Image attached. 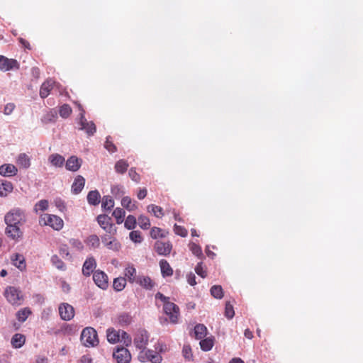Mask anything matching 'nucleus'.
Returning a JSON list of instances; mask_svg holds the SVG:
<instances>
[{
    "label": "nucleus",
    "instance_id": "nucleus-1",
    "mask_svg": "<svg viewBox=\"0 0 363 363\" xmlns=\"http://www.w3.org/2000/svg\"><path fill=\"white\" fill-rule=\"evenodd\" d=\"M81 340L86 347L97 345L99 340L96 330L91 327L84 328L81 334Z\"/></svg>",
    "mask_w": 363,
    "mask_h": 363
},
{
    "label": "nucleus",
    "instance_id": "nucleus-2",
    "mask_svg": "<svg viewBox=\"0 0 363 363\" xmlns=\"http://www.w3.org/2000/svg\"><path fill=\"white\" fill-rule=\"evenodd\" d=\"M40 223L45 225H49L55 230H60L62 229L64 226L63 220L56 216L52 214H45L40 219Z\"/></svg>",
    "mask_w": 363,
    "mask_h": 363
},
{
    "label": "nucleus",
    "instance_id": "nucleus-3",
    "mask_svg": "<svg viewBox=\"0 0 363 363\" xmlns=\"http://www.w3.org/2000/svg\"><path fill=\"white\" fill-rule=\"evenodd\" d=\"M4 296L12 305L19 306L23 300L22 292L14 286H8L4 291Z\"/></svg>",
    "mask_w": 363,
    "mask_h": 363
},
{
    "label": "nucleus",
    "instance_id": "nucleus-4",
    "mask_svg": "<svg viewBox=\"0 0 363 363\" xmlns=\"http://www.w3.org/2000/svg\"><path fill=\"white\" fill-rule=\"evenodd\" d=\"M4 220L7 225H18L25 221V215L20 209H14L5 216Z\"/></svg>",
    "mask_w": 363,
    "mask_h": 363
},
{
    "label": "nucleus",
    "instance_id": "nucleus-5",
    "mask_svg": "<svg viewBox=\"0 0 363 363\" xmlns=\"http://www.w3.org/2000/svg\"><path fill=\"white\" fill-rule=\"evenodd\" d=\"M163 311L172 323H177L180 315L179 308L172 302L163 304Z\"/></svg>",
    "mask_w": 363,
    "mask_h": 363
},
{
    "label": "nucleus",
    "instance_id": "nucleus-6",
    "mask_svg": "<svg viewBox=\"0 0 363 363\" xmlns=\"http://www.w3.org/2000/svg\"><path fill=\"white\" fill-rule=\"evenodd\" d=\"M148 333L144 329L138 330L135 335L133 340L135 347L140 350H145L148 344Z\"/></svg>",
    "mask_w": 363,
    "mask_h": 363
},
{
    "label": "nucleus",
    "instance_id": "nucleus-7",
    "mask_svg": "<svg viewBox=\"0 0 363 363\" xmlns=\"http://www.w3.org/2000/svg\"><path fill=\"white\" fill-rule=\"evenodd\" d=\"M93 280L95 284L102 290L108 289V275L102 270L98 269L94 272Z\"/></svg>",
    "mask_w": 363,
    "mask_h": 363
},
{
    "label": "nucleus",
    "instance_id": "nucleus-8",
    "mask_svg": "<svg viewBox=\"0 0 363 363\" xmlns=\"http://www.w3.org/2000/svg\"><path fill=\"white\" fill-rule=\"evenodd\" d=\"M113 356L117 363H130L131 360L129 350L123 347H118Z\"/></svg>",
    "mask_w": 363,
    "mask_h": 363
},
{
    "label": "nucleus",
    "instance_id": "nucleus-9",
    "mask_svg": "<svg viewBox=\"0 0 363 363\" xmlns=\"http://www.w3.org/2000/svg\"><path fill=\"white\" fill-rule=\"evenodd\" d=\"M19 63L15 59H9L4 55H0V69L6 72L12 69H18Z\"/></svg>",
    "mask_w": 363,
    "mask_h": 363
},
{
    "label": "nucleus",
    "instance_id": "nucleus-10",
    "mask_svg": "<svg viewBox=\"0 0 363 363\" xmlns=\"http://www.w3.org/2000/svg\"><path fill=\"white\" fill-rule=\"evenodd\" d=\"M96 220L99 225L108 233H116V229L113 228V224L111 223V218L105 214L97 216Z\"/></svg>",
    "mask_w": 363,
    "mask_h": 363
},
{
    "label": "nucleus",
    "instance_id": "nucleus-11",
    "mask_svg": "<svg viewBox=\"0 0 363 363\" xmlns=\"http://www.w3.org/2000/svg\"><path fill=\"white\" fill-rule=\"evenodd\" d=\"M80 129L84 130L88 135H93L96 131V127L94 122L87 121L82 112L80 113Z\"/></svg>",
    "mask_w": 363,
    "mask_h": 363
},
{
    "label": "nucleus",
    "instance_id": "nucleus-12",
    "mask_svg": "<svg viewBox=\"0 0 363 363\" xmlns=\"http://www.w3.org/2000/svg\"><path fill=\"white\" fill-rule=\"evenodd\" d=\"M60 318L64 320H69L74 316V308L67 303H63L59 306Z\"/></svg>",
    "mask_w": 363,
    "mask_h": 363
},
{
    "label": "nucleus",
    "instance_id": "nucleus-13",
    "mask_svg": "<svg viewBox=\"0 0 363 363\" xmlns=\"http://www.w3.org/2000/svg\"><path fill=\"white\" fill-rule=\"evenodd\" d=\"M155 250L160 255L167 256L170 254L172 245L170 242L157 241L154 245Z\"/></svg>",
    "mask_w": 363,
    "mask_h": 363
},
{
    "label": "nucleus",
    "instance_id": "nucleus-14",
    "mask_svg": "<svg viewBox=\"0 0 363 363\" xmlns=\"http://www.w3.org/2000/svg\"><path fill=\"white\" fill-rule=\"evenodd\" d=\"M96 267V259L93 257H88L82 266V274L85 277H89L91 274L95 272L94 269Z\"/></svg>",
    "mask_w": 363,
    "mask_h": 363
},
{
    "label": "nucleus",
    "instance_id": "nucleus-15",
    "mask_svg": "<svg viewBox=\"0 0 363 363\" xmlns=\"http://www.w3.org/2000/svg\"><path fill=\"white\" fill-rule=\"evenodd\" d=\"M11 260L12 264L21 271L26 269V259L23 255L15 253L11 255Z\"/></svg>",
    "mask_w": 363,
    "mask_h": 363
},
{
    "label": "nucleus",
    "instance_id": "nucleus-16",
    "mask_svg": "<svg viewBox=\"0 0 363 363\" xmlns=\"http://www.w3.org/2000/svg\"><path fill=\"white\" fill-rule=\"evenodd\" d=\"M55 83L54 80L49 79L42 84L40 89V96L41 98L45 99L48 96L50 91L54 87Z\"/></svg>",
    "mask_w": 363,
    "mask_h": 363
},
{
    "label": "nucleus",
    "instance_id": "nucleus-17",
    "mask_svg": "<svg viewBox=\"0 0 363 363\" xmlns=\"http://www.w3.org/2000/svg\"><path fill=\"white\" fill-rule=\"evenodd\" d=\"M124 278L127 279L131 284L136 282L138 280L137 271L133 264H129L127 265L124 270Z\"/></svg>",
    "mask_w": 363,
    "mask_h": 363
},
{
    "label": "nucleus",
    "instance_id": "nucleus-18",
    "mask_svg": "<svg viewBox=\"0 0 363 363\" xmlns=\"http://www.w3.org/2000/svg\"><path fill=\"white\" fill-rule=\"evenodd\" d=\"M82 165V160L75 156H71L66 162V169L72 172H77Z\"/></svg>",
    "mask_w": 363,
    "mask_h": 363
},
{
    "label": "nucleus",
    "instance_id": "nucleus-19",
    "mask_svg": "<svg viewBox=\"0 0 363 363\" xmlns=\"http://www.w3.org/2000/svg\"><path fill=\"white\" fill-rule=\"evenodd\" d=\"M18 169L15 165L5 164L0 166V174L4 177H12L17 174Z\"/></svg>",
    "mask_w": 363,
    "mask_h": 363
},
{
    "label": "nucleus",
    "instance_id": "nucleus-20",
    "mask_svg": "<svg viewBox=\"0 0 363 363\" xmlns=\"http://www.w3.org/2000/svg\"><path fill=\"white\" fill-rule=\"evenodd\" d=\"M84 184H85L84 178L81 175H78L75 178V179L72 185V191L74 194H79L82 191V190L83 189Z\"/></svg>",
    "mask_w": 363,
    "mask_h": 363
},
{
    "label": "nucleus",
    "instance_id": "nucleus-21",
    "mask_svg": "<svg viewBox=\"0 0 363 363\" xmlns=\"http://www.w3.org/2000/svg\"><path fill=\"white\" fill-rule=\"evenodd\" d=\"M6 233L13 240H18L22 236V232L18 225H7L6 228Z\"/></svg>",
    "mask_w": 363,
    "mask_h": 363
},
{
    "label": "nucleus",
    "instance_id": "nucleus-22",
    "mask_svg": "<svg viewBox=\"0 0 363 363\" xmlns=\"http://www.w3.org/2000/svg\"><path fill=\"white\" fill-rule=\"evenodd\" d=\"M115 321L121 326H126L131 323L132 316L128 313L123 312L116 316Z\"/></svg>",
    "mask_w": 363,
    "mask_h": 363
},
{
    "label": "nucleus",
    "instance_id": "nucleus-23",
    "mask_svg": "<svg viewBox=\"0 0 363 363\" xmlns=\"http://www.w3.org/2000/svg\"><path fill=\"white\" fill-rule=\"evenodd\" d=\"M107 340L110 343H116L120 341L121 338V330H116V329L111 328L106 331Z\"/></svg>",
    "mask_w": 363,
    "mask_h": 363
},
{
    "label": "nucleus",
    "instance_id": "nucleus-24",
    "mask_svg": "<svg viewBox=\"0 0 363 363\" xmlns=\"http://www.w3.org/2000/svg\"><path fill=\"white\" fill-rule=\"evenodd\" d=\"M26 342V336L23 334L16 333L11 338V345L14 348H21Z\"/></svg>",
    "mask_w": 363,
    "mask_h": 363
},
{
    "label": "nucleus",
    "instance_id": "nucleus-25",
    "mask_svg": "<svg viewBox=\"0 0 363 363\" xmlns=\"http://www.w3.org/2000/svg\"><path fill=\"white\" fill-rule=\"evenodd\" d=\"M135 283L140 284L141 286L148 290L152 289L155 284L150 277L147 276H139Z\"/></svg>",
    "mask_w": 363,
    "mask_h": 363
},
{
    "label": "nucleus",
    "instance_id": "nucleus-26",
    "mask_svg": "<svg viewBox=\"0 0 363 363\" xmlns=\"http://www.w3.org/2000/svg\"><path fill=\"white\" fill-rule=\"evenodd\" d=\"M13 186L11 182L0 181V196H6L13 191Z\"/></svg>",
    "mask_w": 363,
    "mask_h": 363
},
{
    "label": "nucleus",
    "instance_id": "nucleus-27",
    "mask_svg": "<svg viewBox=\"0 0 363 363\" xmlns=\"http://www.w3.org/2000/svg\"><path fill=\"white\" fill-rule=\"evenodd\" d=\"M215 338L213 336L203 338L200 341V347L203 351L207 352L212 349L214 345Z\"/></svg>",
    "mask_w": 363,
    "mask_h": 363
},
{
    "label": "nucleus",
    "instance_id": "nucleus-28",
    "mask_svg": "<svg viewBox=\"0 0 363 363\" xmlns=\"http://www.w3.org/2000/svg\"><path fill=\"white\" fill-rule=\"evenodd\" d=\"M161 273L164 277H170L173 274V269L169 262L165 259H161L160 262Z\"/></svg>",
    "mask_w": 363,
    "mask_h": 363
},
{
    "label": "nucleus",
    "instance_id": "nucleus-29",
    "mask_svg": "<svg viewBox=\"0 0 363 363\" xmlns=\"http://www.w3.org/2000/svg\"><path fill=\"white\" fill-rule=\"evenodd\" d=\"M195 337L198 340L204 338L207 335V328L203 324H197L194 327Z\"/></svg>",
    "mask_w": 363,
    "mask_h": 363
},
{
    "label": "nucleus",
    "instance_id": "nucleus-30",
    "mask_svg": "<svg viewBox=\"0 0 363 363\" xmlns=\"http://www.w3.org/2000/svg\"><path fill=\"white\" fill-rule=\"evenodd\" d=\"M49 162L55 167H62L65 162V158L59 154H52L49 156Z\"/></svg>",
    "mask_w": 363,
    "mask_h": 363
},
{
    "label": "nucleus",
    "instance_id": "nucleus-31",
    "mask_svg": "<svg viewBox=\"0 0 363 363\" xmlns=\"http://www.w3.org/2000/svg\"><path fill=\"white\" fill-rule=\"evenodd\" d=\"M128 167L129 164L128 162L122 159L116 162L114 169L117 173L123 174L127 171Z\"/></svg>",
    "mask_w": 363,
    "mask_h": 363
},
{
    "label": "nucleus",
    "instance_id": "nucleus-32",
    "mask_svg": "<svg viewBox=\"0 0 363 363\" xmlns=\"http://www.w3.org/2000/svg\"><path fill=\"white\" fill-rule=\"evenodd\" d=\"M121 205L129 211H133L138 207L135 202H133L129 196H124L122 199Z\"/></svg>",
    "mask_w": 363,
    "mask_h": 363
},
{
    "label": "nucleus",
    "instance_id": "nucleus-33",
    "mask_svg": "<svg viewBox=\"0 0 363 363\" xmlns=\"http://www.w3.org/2000/svg\"><path fill=\"white\" fill-rule=\"evenodd\" d=\"M100 194L97 190L91 191L87 195V201L91 205H97L100 202Z\"/></svg>",
    "mask_w": 363,
    "mask_h": 363
},
{
    "label": "nucleus",
    "instance_id": "nucleus-34",
    "mask_svg": "<svg viewBox=\"0 0 363 363\" xmlns=\"http://www.w3.org/2000/svg\"><path fill=\"white\" fill-rule=\"evenodd\" d=\"M126 286V279L124 277H117L113 279V287L116 291H121Z\"/></svg>",
    "mask_w": 363,
    "mask_h": 363
},
{
    "label": "nucleus",
    "instance_id": "nucleus-35",
    "mask_svg": "<svg viewBox=\"0 0 363 363\" xmlns=\"http://www.w3.org/2000/svg\"><path fill=\"white\" fill-rule=\"evenodd\" d=\"M17 164L23 168H28L30 165L29 157L25 153L20 154L17 159Z\"/></svg>",
    "mask_w": 363,
    "mask_h": 363
},
{
    "label": "nucleus",
    "instance_id": "nucleus-36",
    "mask_svg": "<svg viewBox=\"0 0 363 363\" xmlns=\"http://www.w3.org/2000/svg\"><path fill=\"white\" fill-rule=\"evenodd\" d=\"M112 216L116 218L117 224H121L124 221L125 211L121 208H116L114 209Z\"/></svg>",
    "mask_w": 363,
    "mask_h": 363
},
{
    "label": "nucleus",
    "instance_id": "nucleus-37",
    "mask_svg": "<svg viewBox=\"0 0 363 363\" xmlns=\"http://www.w3.org/2000/svg\"><path fill=\"white\" fill-rule=\"evenodd\" d=\"M147 208L148 212L152 213L154 216L157 218H162L164 215L162 208L159 206L150 204L147 206Z\"/></svg>",
    "mask_w": 363,
    "mask_h": 363
},
{
    "label": "nucleus",
    "instance_id": "nucleus-38",
    "mask_svg": "<svg viewBox=\"0 0 363 363\" xmlns=\"http://www.w3.org/2000/svg\"><path fill=\"white\" fill-rule=\"evenodd\" d=\"M167 231L157 227H153L150 230V236L153 239H157L158 238H164L167 236Z\"/></svg>",
    "mask_w": 363,
    "mask_h": 363
},
{
    "label": "nucleus",
    "instance_id": "nucleus-39",
    "mask_svg": "<svg viewBox=\"0 0 363 363\" xmlns=\"http://www.w3.org/2000/svg\"><path fill=\"white\" fill-rule=\"evenodd\" d=\"M86 242L88 246L93 248H98L100 245V240L96 235H91L89 236Z\"/></svg>",
    "mask_w": 363,
    "mask_h": 363
},
{
    "label": "nucleus",
    "instance_id": "nucleus-40",
    "mask_svg": "<svg viewBox=\"0 0 363 363\" xmlns=\"http://www.w3.org/2000/svg\"><path fill=\"white\" fill-rule=\"evenodd\" d=\"M31 314V311L28 308H24L18 311L16 313V318L20 322H24Z\"/></svg>",
    "mask_w": 363,
    "mask_h": 363
},
{
    "label": "nucleus",
    "instance_id": "nucleus-41",
    "mask_svg": "<svg viewBox=\"0 0 363 363\" xmlns=\"http://www.w3.org/2000/svg\"><path fill=\"white\" fill-rule=\"evenodd\" d=\"M51 262L57 269L62 271L66 269L65 264L57 255H53L51 257Z\"/></svg>",
    "mask_w": 363,
    "mask_h": 363
},
{
    "label": "nucleus",
    "instance_id": "nucleus-42",
    "mask_svg": "<svg viewBox=\"0 0 363 363\" xmlns=\"http://www.w3.org/2000/svg\"><path fill=\"white\" fill-rule=\"evenodd\" d=\"M147 359L152 363H160L162 360L161 355L150 350H147Z\"/></svg>",
    "mask_w": 363,
    "mask_h": 363
},
{
    "label": "nucleus",
    "instance_id": "nucleus-43",
    "mask_svg": "<svg viewBox=\"0 0 363 363\" xmlns=\"http://www.w3.org/2000/svg\"><path fill=\"white\" fill-rule=\"evenodd\" d=\"M211 294L216 298L220 299L223 296V291L221 286L214 285L211 288Z\"/></svg>",
    "mask_w": 363,
    "mask_h": 363
},
{
    "label": "nucleus",
    "instance_id": "nucleus-44",
    "mask_svg": "<svg viewBox=\"0 0 363 363\" xmlns=\"http://www.w3.org/2000/svg\"><path fill=\"white\" fill-rule=\"evenodd\" d=\"M101 206L106 210H111L114 206V201L110 196H104Z\"/></svg>",
    "mask_w": 363,
    "mask_h": 363
},
{
    "label": "nucleus",
    "instance_id": "nucleus-45",
    "mask_svg": "<svg viewBox=\"0 0 363 363\" xmlns=\"http://www.w3.org/2000/svg\"><path fill=\"white\" fill-rule=\"evenodd\" d=\"M137 224L136 218L134 216L129 215L124 223L125 227L128 230H133L135 228Z\"/></svg>",
    "mask_w": 363,
    "mask_h": 363
},
{
    "label": "nucleus",
    "instance_id": "nucleus-46",
    "mask_svg": "<svg viewBox=\"0 0 363 363\" xmlns=\"http://www.w3.org/2000/svg\"><path fill=\"white\" fill-rule=\"evenodd\" d=\"M72 112V108L68 104H63L59 110L60 116L64 118H68Z\"/></svg>",
    "mask_w": 363,
    "mask_h": 363
},
{
    "label": "nucleus",
    "instance_id": "nucleus-47",
    "mask_svg": "<svg viewBox=\"0 0 363 363\" xmlns=\"http://www.w3.org/2000/svg\"><path fill=\"white\" fill-rule=\"evenodd\" d=\"M138 223L140 227L144 230H147L150 227V219L145 216H139Z\"/></svg>",
    "mask_w": 363,
    "mask_h": 363
},
{
    "label": "nucleus",
    "instance_id": "nucleus-48",
    "mask_svg": "<svg viewBox=\"0 0 363 363\" xmlns=\"http://www.w3.org/2000/svg\"><path fill=\"white\" fill-rule=\"evenodd\" d=\"M189 249L191 252L198 257L203 255L201 247L194 242H191L189 244Z\"/></svg>",
    "mask_w": 363,
    "mask_h": 363
},
{
    "label": "nucleus",
    "instance_id": "nucleus-49",
    "mask_svg": "<svg viewBox=\"0 0 363 363\" xmlns=\"http://www.w3.org/2000/svg\"><path fill=\"white\" fill-rule=\"evenodd\" d=\"M104 147L109 152H115L117 150L116 146L113 144V141L111 140V138L110 136H108L106 138V140L104 144Z\"/></svg>",
    "mask_w": 363,
    "mask_h": 363
},
{
    "label": "nucleus",
    "instance_id": "nucleus-50",
    "mask_svg": "<svg viewBox=\"0 0 363 363\" xmlns=\"http://www.w3.org/2000/svg\"><path fill=\"white\" fill-rule=\"evenodd\" d=\"M129 235L130 240L135 243H140L143 240L141 233L139 230H133Z\"/></svg>",
    "mask_w": 363,
    "mask_h": 363
},
{
    "label": "nucleus",
    "instance_id": "nucleus-51",
    "mask_svg": "<svg viewBox=\"0 0 363 363\" xmlns=\"http://www.w3.org/2000/svg\"><path fill=\"white\" fill-rule=\"evenodd\" d=\"M225 315L228 319L233 318L235 315L233 306L229 302L225 304Z\"/></svg>",
    "mask_w": 363,
    "mask_h": 363
},
{
    "label": "nucleus",
    "instance_id": "nucleus-52",
    "mask_svg": "<svg viewBox=\"0 0 363 363\" xmlns=\"http://www.w3.org/2000/svg\"><path fill=\"white\" fill-rule=\"evenodd\" d=\"M59 253L64 258H67L68 259H71L72 258L69 252V247L67 245H60L59 248Z\"/></svg>",
    "mask_w": 363,
    "mask_h": 363
},
{
    "label": "nucleus",
    "instance_id": "nucleus-53",
    "mask_svg": "<svg viewBox=\"0 0 363 363\" xmlns=\"http://www.w3.org/2000/svg\"><path fill=\"white\" fill-rule=\"evenodd\" d=\"M196 273L201 277L202 278H205L207 276V272L205 267L203 265L202 262L198 263V264L195 267Z\"/></svg>",
    "mask_w": 363,
    "mask_h": 363
},
{
    "label": "nucleus",
    "instance_id": "nucleus-54",
    "mask_svg": "<svg viewBox=\"0 0 363 363\" xmlns=\"http://www.w3.org/2000/svg\"><path fill=\"white\" fill-rule=\"evenodd\" d=\"M121 246L120 242L116 238L111 240V241L108 242L106 245L108 249L113 251H118L121 249Z\"/></svg>",
    "mask_w": 363,
    "mask_h": 363
},
{
    "label": "nucleus",
    "instance_id": "nucleus-55",
    "mask_svg": "<svg viewBox=\"0 0 363 363\" xmlns=\"http://www.w3.org/2000/svg\"><path fill=\"white\" fill-rule=\"evenodd\" d=\"M174 231L175 234L180 235L181 237L183 238L187 236L188 234V231L184 227L178 225L177 224H175L174 226Z\"/></svg>",
    "mask_w": 363,
    "mask_h": 363
},
{
    "label": "nucleus",
    "instance_id": "nucleus-56",
    "mask_svg": "<svg viewBox=\"0 0 363 363\" xmlns=\"http://www.w3.org/2000/svg\"><path fill=\"white\" fill-rule=\"evenodd\" d=\"M48 208V201L47 200L43 199L38 201L35 206V211L38 212V211H44L47 210Z\"/></svg>",
    "mask_w": 363,
    "mask_h": 363
},
{
    "label": "nucleus",
    "instance_id": "nucleus-57",
    "mask_svg": "<svg viewBox=\"0 0 363 363\" xmlns=\"http://www.w3.org/2000/svg\"><path fill=\"white\" fill-rule=\"evenodd\" d=\"M120 341L123 342L124 345L128 346L132 342L131 337L125 331H121V338Z\"/></svg>",
    "mask_w": 363,
    "mask_h": 363
},
{
    "label": "nucleus",
    "instance_id": "nucleus-58",
    "mask_svg": "<svg viewBox=\"0 0 363 363\" xmlns=\"http://www.w3.org/2000/svg\"><path fill=\"white\" fill-rule=\"evenodd\" d=\"M184 357L187 360H191L193 357L192 350L190 345H184L182 349Z\"/></svg>",
    "mask_w": 363,
    "mask_h": 363
},
{
    "label": "nucleus",
    "instance_id": "nucleus-59",
    "mask_svg": "<svg viewBox=\"0 0 363 363\" xmlns=\"http://www.w3.org/2000/svg\"><path fill=\"white\" fill-rule=\"evenodd\" d=\"M128 174H129V177H130V179L136 182V183H139L140 181V174L135 171V169L132 167L129 170V172H128Z\"/></svg>",
    "mask_w": 363,
    "mask_h": 363
},
{
    "label": "nucleus",
    "instance_id": "nucleus-60",
    "mask_svg": "<svg viewBox=\"0 0 363 363\" xmlns=\"http://www.w3.org/2000/svg\"><path fill=\"white\" fill-rule=\"evenodd\" d=\"M111 193L115 197H121L123 195L124 191L122 186L116 185L111 187Z\"/></svg>",
    "mask_w": 363,
    "mask_h": 363
},
{
    "label": "nucleus",
    "instance_id": "nucleus-61",
    "mask_svg": "<svg viewBox=\"0 0 363 363\" xmlns=\"http://www.w3.org/2000/svg\"><path fill=\"white\" fill-rule=\"evenodd\" d=\"M69 244L76 249L80 250L83 249V245L82 242L78 239H70L69 241Z\"/></svg>",
    "mask_w": 363,
    "mask_h": 363
},
{
    "label": "nucleus",
    "instance_id": "nucleus-62",
    "mask_svg": "<svg viewBox=\"0 0 363 363\" xmlns=\"http://www.w3.org/2000/svg\"><path fill=\"white\" fill-rule=\"evenodd\" d=\"M15 108V105L13 103L7 104L4 109V113L6 115L11 114Z\"/></svg>",
    "mask_w": 363,
    "mask_h": 363
},
{
    "label": "nucleus",
    "instance_id": "nucleus-63",
    "mask_svg": "<svg viewBox=\"0 0 363 363\" xmlns=\"http://www.w3.org/2000/svg\"><path fill=\"white\" fill-rule=\"evenodd\" d=\"M187 281L191 286H194L196 284V276L194 273L190 272L186 276Z\"/></svg>",
    "mask_w": 363,
    "mask_h": 363
},
{
    "label": "nucleus",
    "instance_id": "nucleus-64",
    "mask_svg": "<svg viewBox=\"0 0 363 363\" xmlns=\"http://www.w3.org/2000/svg\"><path fill=\"white\" fill-rule=\"evenodd\" d=\"M155 298L156 299H160L161 300L164 304H165V303H169L170 302L169 301V297H167L165 296H164L162 293L160 292H157L156 294H155Z\"/></svg>",
    "mask_w": 363,
    "mask_h": 363
}]
</instances>
